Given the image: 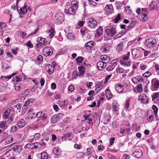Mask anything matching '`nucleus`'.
I'll return each instance as SVG.
<instances>
[{
    "label": "nucleus",
    "instance_id": "61",
    "mask_svg": "<svg viewBox=\"0 0 159 159\" xmlns=\"http://www.w3.org/2000/svg\"><path fill=\"white\" fill-rule=\"evenodd\" d=\"M92 152L91 150V149L89 148H88L87 149V151L86 152V155H90L91 153Z\"/></svg>",
    "mask_w": 159,
    "mask_h": 159
},
{
    "label": "nucleus",
    "instance_id": "35",
    "mask_svg": "<svg viewBox=\"0 0 159 159\" xmlns=\"http://www.w3.org/2000/svg\"><path fill=\"white\" fill-rule=\"evenodd\" d=\"M136 89L138 92H142L143 90V87L142 84H140L137 85L136 87Z\"/></svg>",
    "mask_w": 159,
    "mask_h": 159
},
{
    "label": "nucleus",
    "instance_id": "39",
    "mask_svg": "<svg viewBox=\"0 0 159 159\" xmlns=\"http://www.w3.org/2000/svg\"><path fill=\"white\" fill-rule=\"evenodd\" d=\"M152 99H155L159 98V92L154 93L152 95Z\"/></svg>",
    "mask_w": 159,
    "mask_h": 159
},
{
    "label": "nucleus",
    "instance_id": "60",
    "mask_svg": "<svg viewBox=\"0 0 159 159\" xmlns=\"http://www.w3.org/2000/svg\"><path fill=\"white\" fill-rule=\"evenodd\" d=\"M43 114V112L42 111H40L37 113L36 115H35V117H37L38 118H39L40 117H41V116Z\"/></svg>",
    "mask_w": 159,
    "mask_h": 159
},
{
    "label": "nucleus",
    "instance_id": "4",
    "mask_svg": "<svg viewBox=\"0 0 159 159\" xmlns=\"http://www.w3.org/2000/svg\"><path fill=\"white\" fill-rule=\"evenodd\" d=\"M159 87V80L156 79H152V85L150 89L152 91L157 90V89Z\"/></svg>",
    "mask_w": 159,
    "mask_h": 159
},
{
    "label": "nucleus",
    "instance_id": "41",
    "mask_svg": "<svg viewBox=\"0 0 159 159\" xmlns=\"http://www.w3.org/2000/svg\"><path fill=\"white\" fill-rule=\"evenodd\" d=\"M27 105L25 103L24 105L22 108V111L21 112L22 114H24L26 112L27 108Z\"/></svg>",
    "mask_w": 159,
    "mask_h": 159
},
{
    "label": "nucleus",
    "instance_id": "40",
    "mask_svg": "<svg viewBox=\"0 0 159 159\" xmlns=\"http://www.w3.org/2000/svg\"><path fill=\"white\" fill-rule=\"evenodd\" d=\"M67 38L69 39L72 40L74 39V35L71 33H68Z\"/></svg>",
    "mask_w": 159,
    "mask_h": 159
},
{
    "label": "nucleus",
    "instance_id": "9",
    "mask_svg": "<svg viewBox=\"0 0 159 159\" xmlns=\"http://www.w3.org/2000/svg\"><path fill=\"white\" fill-rule=\"evenodd\" d=\"M148 14L147 11L144 9L142 10L140 19L142 21H145L147 20L148 17L147 15Z\"/></svg>",
    "mask_w": 159,
    "mask_h": 159
},
{
    "label": "nucleus",
    "instance_id": "30",
    "mask_svg": "<svg viewBox=\"0 0 159 159\" xmlns=\"http://www.w3.org/2000/svg\"><path fill=\"white\" fill-rule=\"evenodd\" d=\"M54 153L56 155H59L61 153V150L57 147H55L53 150Z\"/></svg>",
    "mask_w": 159,
    "mask_h": 159
},
{
    "label": "nucleus",
    "instance_id": "52",
    "mask_svg": "<svg viewBox=\"0 0 159 159\" xmlns=\"http://www.w3.org/2000/svg\"><path fill=\"white\" fill-rule=\"evenodd\" d=\"M16 73H13L12 74L10 75H7L4 76V77L5 78H7L8 79H10L14 75H16Z\"/></svg>",
    "mask_w": 159,
    "mask_h": 159
},
{
    "label": "nucleus",
    "instance_id": "43",
    "mask_svg": "<svg viewBox=\"0 0 159 159\" xmlns=\"http://www.w3.org/2000/svg\"><path fill=\"white\" fill-rule=\"evenodd\" d=\"M58 120L57 119V117L55 116V115H53L52 117V123H56L58 121Z\"/></svg>",
    "mask_w": 159,
    "mask_h": 159
},
{
    "label": "nucleus",
    "instance_id": "25",
    "mask_svg": "<svg viewBox=\"0 0 159 159\" xmlns=\"http://www.w3.org/2000/svg\"><path fill=\"white\" fill-rule=\"evenodd\" d=\"M93 42L90 41L87 43L85 45L86 48L88 50H89L93 46Z\"/></svg>",
    "mask_w": 159,
    "mask_h": 159
},
{
    "label": "nucleus",
    "instance_id": "57",
    "mask_svg": "<svg viewBox=\"0 0 159 159\" xmlns=\"http://www.w3.org/2000/svg\"><path fill=\"white\" fill-rule=\"evenodd\" d=\"M20 86L18 84H16L15 86V89L17 91H20Z\"/></svg>",
    "mask_w": 159,
    "mask_h": 159
},
{
    "label": "nucleus",
    "instance_id": "15",
    "mask_svg": "<svg viewBox=\"0 0 159 159\" xmlns=\"http://www.w3.org/2000/svg\"><path fill=\"white\" fill-rule=\"evenodd\" d=\"M102 81H97L96 83V90L95 91L97 93H98L99 91L102 88Z\"/></svg>",
    "mask_w": 159,
    "mask_h": 159
},
{
    "label": "nucleus",
    "instance_id": "3",
    "mask_svg": "<svg viewBox=\"0 0 159 159\" xmlns=\"http://www.w3.org/2000/svg\"><path fill=\"white\" fill-rule=\"evenodd\" d=\"M87 22L88 26L91 28H95L97 25L96 20L92 18H88L87 20Z\"/></svg>",
    "mask_w": 159,
    "mask_h": 159
},
{
    "label": "nucleus",
    "instance_id": "1",
    "mask_svg": "<svg viewBox=\"0 0 159 159\" xmlns=\"http://www.w3.org/2000/svg\"><path fill=\"white\" fill-rule=\"evenodd\" d=\"M142 148V147L137 146L134 147L133 149V156L137 158H140L143 154Z\"/></svg>",
    "mask_w": 159,
    "mask_h": 159
},
{
    "label": "nucleus",
    "instance_id": "34",
    "mask_svg": "<svg viewBox=\"0 0 159 159\" xmlns=\"http://www.w3.org/2000/svg\"><path fill=\"white\" fill-rule=\"evenodd\" d=\"M71 7L76 10L77 9L78 5L76 0H74L71 2Z\"/></svg>",
    "mask_w": 159,
    "mask_h": 159
},
{
    "label": "nucleus",
    "instance_id": "12",
    "mask_svg": "<svg viewBox=\"0 0 159 159\" xmlns=\"http://www.w3.org/2000/svg\"><path fill=\"white\" fill-rule=\"evenodd\" d=\"M58 66L57 65V64L54 62L52 63V65L50 64H47L45 66V68L46 70H51L52 69L57 68V67Z\"/></svg>",
    "mask_w": 159,
    "mask_h": 159
},
{
    "label": "nucleus",
    "instance_id": "42",
    "mask_svg": "<svg viewBox=\"0 0 159 159\" xmlns=\"http://www.w3.org/2000/svg\"><path fill=\"white\" fill-rule=\"evenodd\" d=\"M22 76L20 75L16 76V78L14 80V81L16 82H20L22 80Z\"/></svg>",
    "mask_w": 159,
    "mask_h": 159
},
{
    "label": "nucleus",
    "instance_id": "46",
    "mask_svg": "<svg viewBox=\"0 0 159 159\" xmlns=\"http://www.w3.org/2000/svg\"><path fill=\"white\" fill-rule=\"evenodd\" d=\"M151 75V73L149 71H146L143 74V75L144 77H148L150 76Z\"/></svg>",
    "mask_w": 159,
    "mask_h": 159
},
{
    "label": "nucleus",
    "instance_id": "6",
    "mask_svg": "<svg viewBox=\"0 0 159 159\" xmlns=\"http://www.w3.org/2000/svg\"><path fill=\"white\" fill-rule=\"evenodd\" d=\"M43 53L44 56H48L52 54V50L49 47H46L43 49Z\"/></svg>",
    "mask_w": 159,
    "mask_h": 159
},
{
    "label": "nucleus",
    "instance_id": "28",
    "mask_svg": "<svg viewBox=\"0 0 159 159\" xmlns=\"http://www.w3.org/2000/svg\"><path fill=\"white\" fill-rule=\"evenodd\" d=\"M102 28L101 26H100L98 29L97 30V33L96 34V36L98 37L101 36L102 34Z\"/></svg>",
    "mask_w": 159,
    "mask_h": 159
},
{
    "label": "nucleus",
    "instance_id": "8",
    "mask_svg": "<svg viewBox=\"0 0 159 159\" xmlns=\"http://www.w3.org/2000/svg\"><path fill=\"white\" fill-rule=\"evenodd\" d=\"M84 70H79L78 73L77 72V70H74L72 74V76L73 79L76 78L78 76L84 75Z\"/></svg>",
    "mask_w": 159,
    "mask_h": 159
},
{
    "label": "nucleus",
    "instance_id": "31",
    "mask_svg": "<svg viewBox=\"0 0 159 159\" xmlns=\"http://www.w3.org/2000/svg\"><path fill=\"white\" fill-rule=\"evenodd\" d=\"M33 109L31 108L28 111V113L29 116H30L31 118L33 117H35V114L33 111Z\"/></svg>",
    "mask_w": 159,
    "mask_h": 159
},
{
    "label": "nucleus",
    "instance_id": "2",
    "mask_svg": "<svg viewBox=\"0 0 159 159\" xmlns=\"http://www.w3.org/2000/svg\"><path fill=\"white\" fill-rule=\"evenodd\" d=\"M156 44V40L152 38H149L146 39L145 44L148 47L151 48L154 47Z\"/></svg>",
    "mask_w": 159,
    "mask_h": 159
},
{
    "label": "nucleus",
    "instance_id": "33",
    "mask_svg": "<svg viewBox=\"0 0 159 159\" xmlns=\"http://www.w3.org/2000/svg\"><path fill=\"white\" fill-rule=\"evenodd\" d=\"M49 34V36L50 38H52L54 36V30L53 28H51L48 31Z\"/></svg>",
    "mask_w": 159,
    "mask_h": 159
},
{
    "label": "nucleus",
    "instance_id": "51",
    "mask_svg": "<svg viewBox=\"0 0 159 159\" xmlns=\"http://www.w3.org/2000/svg\"><path fill=\"white\" fill-rule=\"evenodd\" d=\"M123 43H120L118 45L117 48V49L119 51H121L122 49Z\"/></svg>",
    "mask_w": 159,
    "mask_h": 159
},
{
    "label": "nucleus",
    "instance_id": "56",
    "mask_svg": "<svg viewBox=\"0 0 159 159\" xmlns=\"http://www.w3.org/2000/svg\"><path fill=\"white\" fill-rule=\"evenodd\" d=\"M40 137V134L39 133H36L34 135V138L35 140H38Z\"/></svg>",
    "mask_w": 159,
    "mask_h": 159
},
{
    "label": "nucleus",
    "instance_id": "49",
    "mask_svg": "<svg viewBox=\"0 0 159 159\" xmlns=\"http://www.w3.org/2000/svg\"><path fill=\"white\" fill-rule=\"evenodd\" d=\"M55 115L57 118V119L58 120H61V119H62V118L63 117V114L61 113H59V114L56 115Z\"/></svg>",
    "mask_w": 159,
    "mask_h": 159
},
{
    "label": "nucleus",
    "instance_id": "53",
    "mask_svg": "<svg viewBox=\"0 0 159 159\" xmlns=\"http://www.w3.org/2000/svg\"><path fill=\"white\" fill-rule=\"evenodd\" d=\"M37 61H38V63H40L43 60L42 56L41 55H39L37 57Z\"/></svg>",
    "mask_w": 159,
    "mask_h": 159
},
{
    "label": "nucleus",
    "instance_id": "27",
    "mask_svg": "<svg viewBox=\"0 0 159 159\" xmlns=\"http://www.w3.org/2000/svg\"><path fill=\"white\" fill-rule=\"evenodd\" d=\"M11 112V111L10 109L8 108L7 109L3 114V117L5 119L8 118Z\"/></svg>",
    "mask_w": 159,
    "mask_h": 159
},
{
    "label": "nucleus",
    "instance_id": "54",
    "mask_svg": "<svg viewBox=\"0 0 159 159\" xmlns=\"http://www.w3.org/2000/svg\"><path fill=\"white\" fill-rule=\"evenodd\" d=\"M48 117V116L47 115L44 113L43 115L42 116H41V118L43 120L45 121L46 120Z\"/></svg>",
    "mask_w": 159,
    "mask_h": 159
},
{
    "label": "nucleus",
    "instance_id": "58",
    "mask_svg": "<svg viewBox=\"0 0 159 159\" xmlns=\"http://www.w3.org/2000/svg\"><path fill=\"white\" fill-rule=\"evenodd\" d=\"M112 108L113 111L114 112H116L118 111L119 108L116 105H114L113 106Z\"/></svg>",
    "mask_w": 159,
    "mask_h": 159
},
{
    "label": "nucleus",
    "instance_id": "55",
    "mask_svg": "<svg viewBox=\"0 0 159 159\" xmlns=\"http://www.w3.org/2000/svg\"><path fill=\"white\" fill-rule=\"evenodd\" d=\"M17 130V127L16 126H13L11 128V131L12 133H14L16 132Z\"/></svg>",
    "mask_w": 159,
    "mask_h": 159
},
{
    "label": "nucleus",
    "instance_id": "20",
    "mask_svg": "<svg viewBox=\"0 0 159 159\" xmlns=\"http://www.w3.org/2000/svg\"><path fill=\"white\" fill-rule=\"evenodd\" d=\"M105 93L106 96L108 99H110L112 98V95L109 89H106L105 91Z\"/></svg>",
    "mask_w": 159,
    "mask_h": 159
},
{
    "label": "nucleus",
    "instance_id": "21",
    "mask_svg": "<svg viewBox=\"0 0 159 159\" xmlns=\"http://www.w3.org/2000/svg\"><path fill=\"white\" fill-rule=\"evenodd\" d=\"M25 124V121L24 120L21 119L19 120L17 123L18 126L20 128L24 127Z\"/></svg>",
    "mask_w": 159,
    "mask_h": 159
},
{
    "label": "nucleus",
    "instance_id": "5",
    "mask_svg": "<svg viewBox=\"0 0 159 159\" xmlns=\"http://www.w3.org/2000/svg\"><path fill=\"white\" fill-rule=\"evenodd\" d=\"M105 32L109 36H113L116 33V30L114 27L106 29Z\"/></svg>",
    "mask_w": 159,
    "mask_h": 159
},
{
    "label": "nucleus",
    "instance_id": "24",
    "mask_svg": "<svg viewBox=\"0 0 159 159\" xmlns=\"http://www.w3.org/2000/svg\"><path fill=\"white\" fill-rule=\"evenodd\" d=\"M37 41L39 43H40L43 45L45 44L47 42L46 39L43 38L41 37H38L37 39Z\"/></svg>",
    "mask_w": 159,
    "mask_h": 159
},
{
    "label": "nucleus",
    "instance_id": "10",
    "mask_svg": "<svg viewBox=\"0 0 159 159\" xmlns=\"http://www.w3.org/2000/svg\"><path fill=\"white\" fill-rule=\"evenodd\" d=\"M139 100H140L142 102L146 103H147L148 98L146 95L143 94L139 96Z\"/></svg>",
    "mask_w": 159,
    "mask_h": 159
},
{
    "label": "nucleus",
    "instance_id": "64",
    "mask_svg": "<svg viewBox=\"0 0 159 159\" xmlns=\"http://www.w3.org/2000/svg\"><path fill=\"white\" fill-rule=\"evenodd\" d=\"M108 157L109 159H115L116 158L111 154H109L108 155Z\"/></svg>",
    "mask_w": 159,
    "mask_h": 159
},
{
    "label": "nucleus",
    "instance_id": "22",
    "mask_svg": "<svg viewBox=\"0 0 159 159\" xmlns=\"http://www.w3.org/2000/svg\"><path fill=\"white\" fill-rule=\"evenodd\" d=\"M58 104L59 106L63 107L68 105V101L66 100L64 101H59Z\"/></svg>",
    "mask_w": 159,
    "mask_h": 159
},
{
    "label": "nucleus",
    "instance_id": "59",
    "mask_svg": "<svg viewBox=\"0 0 159 159\" xmlns=\"http://www.w3.org/2000/svg\"><path fill=\"white\" fill-rule=\"evenodd\" d=\"M18 50L17 48H14L12 49L11 52L13 54L16 55L17 54V51Z\"/></svg>",
    "mask_w": 159,
    "mask_h": 159
},
{
    "label": "nucleus",
    "instance_id": "16",
    "mask_svg": "<svg viewBox=\"0 0 159 159\" xmlns=\"http://www.w3.org/2000/svg\"><path fill=\"white\" fill-rule=\"evenodd\" d=\"M55 18H58L59 23H61L64 20V16L62 13H57L55 15Z\"/></svg>",
    "mask_w": 159,
    "mask_h": 159
},
{
    "label": "nucleus",
    "instance_id": "32",
    "mask_svg": "<svg viewBox=\"0 0 159 159\" xmlns=\"http://www.w3.org/2000/svg\"><path fill=\"white\" fill-rule=\"evenodd\" d=\"M26 7V6L25 5L24 7L22 8H21L20 9V13L21 14H23L26 13L27 12V10Z\"/></svg>",
    "mask_w": 159,
    "mask_h": 159
},
{
    "label": "nucleus",
    "instance_id": "13",
    "mask_svg": "<svg viewBox=\"0 0 159 159\" xmlns=\"http://www.w3.org/2000/svg\"><path fill=\"white\" fill-rule=\"evenodd\" d=\"M106 66V64L103 61H99L97 64V67L98 70H101V69L104 68Z\"/></svg>",
    "mask_w": 159,
    "mask_h": 159
},
{
    "label": "nucleus",
    "instance_id": "36",
    "mask_svg": "<svg viewBox=\"0 0 159 159\" xmlns=\"http://www.w3.org/2000/svg\"><path fill=\"white\" fill-rule=\"evenodd\" d=\"M41 159H47L48 158V154L45 152H43L41 153Z\"/></svg>",
    "mask_w": 159,
    "mask_h": 159
},
{
    "label": "nucleus",
    "instance_id": "63",
    "mask_svg": "<svg viewBox=\"0 0 159 159\" xmlns=\"http://www.w3.org/2000/svg\"><path fill=\"white\" fill-rule=\"evenodd\" d=\"M74 90V86L73 85H70L68 88V90L70 92H72Z\"/></svg>",
    "mask_w": 159,
    "mask_h": 159
},
{
    "label": "nucleus",
    "instance_id": "38",
    "mask_svg": "<svg viewBox=\"0 0 159 159\" xmlns=\"http://www.w3.org/2000/svg\"><path fill=\"white\" fill-rule=\"evenodd\" d=\"M83 59V58L82 57H79L76 59V63L77 64L80 65Z\"/></svg>",
    "mask_w": 159,
    "mask_h": 159
},
{
    "label": "nucleus",
    "instance_id": "48",
    "mask_svg": "<svg viewBox=\"0 0 159 159\" xmlns=\"http://www.w3.org/2000/svg\"><path fill=\"white\" fill-rule=\"evenodd\" d=\"M30 92L29 90H26L22 93V95L24 96H27L30 94Z\"/></svg>",
    "mask_w": 159,
    "mask_h": 159
},
{
    "label": "nucleus",
    "instance_id": "23",
    "mask_svg": "<svg viewBox=\"0 0 159 159\" xmlns=\"http://www.w3.org/2000/svg\"><path fill=\"white\" fill-rule=\"evenodd\" d=\"M8 125H7L6 121H3L0 122V128L2 129H6L8 127Z\"/></svg>",
    "mask_w": 159,
    "mask_h": 159
},
{
    "label": "nucleus",
    "instance_id": "37",
    "mask_svg": "<svg viewBox=\"0 0 159 159\" xmlns=\"http://www.w3.org/2000/svg\"><path fill=\"white\" fill-rule=\"evenodd\" d=\"M35 100L33 98H29L25 102V104L28 105L30 103H32L35 101Z\"/></svg>",
    "mask_w": 159,
    "mask_h": 159
},
{
    "label": "nucleus",
    "instance_id": "18",
    "mask_svg": "<svg viewBox=\"0 0 159 159\" xmlns=\"http://www.w3.org/2000/svg\"><path fill=\"white\" fill-rule=\"evenodd\" d=\"M76 10L72 7H70L68 9H65V12L68 14L71 15L74 14L75 13Z\"/></svg>",
    "mask_w": 159,
    "mask_h": 159
},
{
    "label": "nucleus",
    "instance_id": "19",
    "mask_svg": "<svg viewBox=\"0 0 159 159\" xmlns=\"http://www.w3.org/2000/svg\"><path fill=\"white\" fill-rule=\"evenodd\" d=\"M115 89L118 93L122 92L124 90L123 86L120 84H118L116 87Z\"/></svg>",
    "mask_w": 159,
    "mask_h": 159
},
{
    "label": "nucleus",
    "instance_id": "62",
    "mask_svg": "<svg viewBox=\"0 0 159 159\" xmlns=\"http://www.w3.org/2000/svg\"><path fill=\"white\" fill-rule=\"evenodd\" d=\"M7 25L6 24L2 22H1L0 23V28H4L6 27Z\"/></svg>",
    "mask_w": 159,
    "mask_h": 159
},
{
    "label": "nucleus",
    "instance_id": "26",
    "mask_svg": "<svg viewBox=\"0 0 159 159\" xmlns=\"http://www.w3.org/2000/svg\"><path fill=\"white\" fill-rule=\"evenodd\" d=\"M4 140L7 144H9L12 142L13 138L11 136H8L4 139Z\"/></svg>",
    "mask_w": 159,
    "mask_h": 159
},
{
    "label": "nucleus",
    "instance_id": "29",
    "mask_svg": "<svg viewBox=\"0 0 159 159\" xmlns=\"http://www.w3.org/2000/svg\"><path fill=\"white\" fill-rule=\"evenodd\" d=\"M71 134L70 133H68L64 135V136L62 137V139L66 140V139L67 140H71L70 139Z\"/></svg>",
    "mask_w": 159,
    "mask_h": 159
},
{
    "label": "nucleus",
    "instance_id": "50",
    "mask_svg": "<svg viewBox=\"0 0 159 159\" xmlns=\"http://www.w3.org/2000/svg\"><path fill=\"white\" fill-rule=\"evenodd\" d=\"M120 14H118L117 16L115 17L114 19V22L115 23H117L118 21H119L120 19Z\"/></svg>",
    "mask_w": 159,
    "mask_h": 159
},
{
    "label": "nucleus",
    "instance_id": "44",
    "mask_svg": "<svg viewBox=\"0 0 159 159\" xmlns=\"http://www.w3.org/2000/svg\"><path fill=\"white\" fill-rule=\"evenodd\" d=\"M152 108L153 111L154 113H155V114H157L158 110V108L155 105H153L152 106Z\"/></svg>",
    "mask_w": 159,
    "mask_h": 159
},
{
    "label": "nucleus",
    "instance_id": "17",
    "mask_svg": "<svg viewBox=\"0 0 159 159\" xmlns=\"http://www.w3.org/2000/svg\"><path fill=\"white\" fill-rule=\"evenodd\" d=\"M101 59L105 63L109 62L110 61V58L106 55H102L100 57Z\"/></svg>",
    "mask_w": 159,
    "mask_h": 159
},
{
    "label": "nucleus",
    "instance_id": "45",
    "mask_svg": "<svg viewBox=\"0 0 159 159\" xmlns=\"http://www.w3.org/2000/svg\"><path fill=\"white\" fill-rule=\"evenodd\" d=\"M83 155L84 154L81 152H78L75 155L76 157L77 158H81Z\"/></svg>",
    "mask_w": 159,
    "mask_h": 159
},
{
    "label": "nucleus",
    "instance_id": "11",
    "mask_svg": "<svg viewBox=\"0 0 159 159\" xmlns=\"http://www.w3.org/2000/svg\"><path fill=\"white\" fill-rule=\"evenodd\" d=\"M133 56L135 58L139 57L140 55V52L139 50L136 48H134L132 51Z\"/></svg>",
    "mask_w": 159,
    "mask_h": 159
},
{
    "label": "nucleus",
    "instance_id": "47",
    "mask_svg": "<svg viewBox=\"0 0 159 159\" xmlns=\"http://www.w3.org/2000/svg\"><path fill=\"white\" fill-rule=\"evenodd\" d=\"M13 117L12 116H11L7 121V124H11L12 123L13 121Z\"/></svg>",
    "mask_w": 159,
    "mask_h": 159
},
{
    "label": "nucleus",
    "instance_id": "7",
    "mask_svg": "<svg viewBox=\"0 0 159 159\" xmlns=\"http://www.w3.org/2000/svg\"><path fill=\"white\" fill-rule=\"evenodd\" d=\"M130 52H128L126 55L123 56V58L122 60L120 61V63L123 65L124 66H128L127 64L124 61L128 60L129 58V56L130 55Z\"/></svg>",
    "mask_w": 159,
    "mask_h": 159
},
{
    "label": "nucleus",
    "instance_id": "14",
    "mask_svg": "<svg viewBox=\"0 0 159 159\" xmlns=\"http://www.w3.org/2000/svg\"><path fill=\"white\" fill-rule=\"evenodd\" d=\"M110 47L108 44H105L101 48V51L103 53L107 52L109 50Z\"/></svg>",
    "mask_w": 159,
    "mask_h": 159
}]
</instances>
